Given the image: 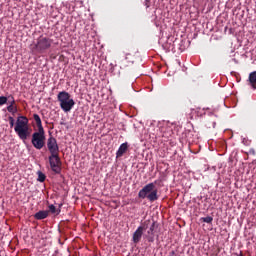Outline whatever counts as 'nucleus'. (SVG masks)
Listing matches in <instances>:
<instances>
[{
    "instance_id": "obj_1",
    "label": "nucleus",
    "mask_w": 256,
    "mask_h": 256,
    "mask_svg": "<svg viewBox=\"0 0 256 256\" xmlns=\"http://www.w3.org/2000/svg\"><path fill=\"white\" fill-rule=\"evenodd\" d=\"M15 133L21 141H27L31 136V127H29V118L27 116H18L14 127Z\"/></svg>"
},
{
    "instance_id": "obj_2",
    "label": "nucleus",
    "mask_w": 256,
    "mask_h": 256,
    "mask_svg": "<svg viewBox=\"0 0 256 256\" xmlns=\"http://www.w3.org/2000/svg\"><path fill=\"white\" fill-rule=\"evenodd\" d=\"M157 181L146 184L139 192V199H147L150 203H155L159 200V190H157Z\"/></svg>"
},
{
    "instance_id": "obj_3",
    "label": "nucleus",
    "mask_w": 256,
    "mask_h": 256,
    "mask_svg": "<svg viewBox=\"0 0 256 256\" xmlns=\"http://www.w3.org/2000/svg\"><path fill=\"white\" fill-rule=\"evenodd\" d=\"M53 44V40L47 38L45 36H40L37 39V43L31 45V51L34 55H41L46 53L47 50L51 49V45Z\"/></svg>"
},
{
    "instance_id": "obj_4",
    "label": "nucleus",
    "mask_w": 256,
    "mask_h": 256,
    "mask_svg": "<svg viewBox=\"0 0 256 256\" xmlns=\"http://www.w3.org/2000/svg\"><path fill=\"white\" fill-rule=\"evenodd\" d=\"M57 100L60 103V107L65 113H69L75 107V100L71 98V94L67 91L59 92L57 95Z\"/></svg>"
},
{
    "instance_id": "obj_5",
    "label": "nucleus",
    "mask_w": 256,
    "mask_h": 256,
    "mask_svg": "<svg viewBox=\"0 0 256 256\" xmlns=\"http://www.w3.org/2000/svg\"><path fill=\"white\" fill-rule=\"evenodd\" d=\"M45 140V130H38L32 134L31 143L38 151H41L45 147Z\"/></svg>"
},
{
    "instance_id": "obj_6",
    "label": "nucleus",
    "mask_w": 256,
    "mask_h": 256,
    "mask_svg": "<svg viewBox=\"0 0 256 256\" xmlns=\"http://www.w3.org/2000/svg\"><path fill=\"white\" fill-rule=\"evenodd\" d=\"M49 163L51 170L59 175L61 173V157H59V154H50L49 156Z\"/></svg>"
},
{
    "instance_id": "obj_7",
    "label": "nucleus",
    "mask_w": 256,
    "mask_h": 256,
    "mask_svg": "<svg viewBox=\"0 0 256 256\" xmlns=\"http://www.w3.org/2000/svg\"><path fill=\"white\" fill-rule=\"evenodd\" d=\"M47 147L50 155L59 154V144H57V139L53 136H50L47 140Z\"/></svg>"
},
{
    "instance_id": "obj_8",
    "label": "nucleus",
    "mask_w": 256,
    "mask_h": 256,
    "mask_svg": "<svg viewBox=\"0 0 256 256\" xmlns=\"http://www.w3.org/2000/svg\"><path fill=\"white\" fill-rule=\"evenodd\" d=\"M148 228L146 239L149 243H153V241H155V229H157V223L152 222Z\"/></svg>"
},
{
    "instance_id": "obj_9",
    "label": "nucleus",
    "mask_w": 256,
    "mask_h": 256,
    "mask_svg": "<svg viewBox=\"0 0 256 256\" xmlns=\"http://www.w3.org/2000/svg\"><path fill=\"white\" fill-rule=\"evenodd\" d=\"M127 149H129V143L127 142L122 143L116 152L117 159H119V157H123V155L127 153Z\"/></svg>"
},
{
    "instance_id": "obj_10",
    "label": "nucleus",
    "mask_w": 256,
    "mask_h": 256,
    "mask_svg": "<svg viewBox=\"0 0 256 256\" xmlns=\"http://www.w3.org/2000/svg\"><path fill=\"white\" fill-rule=\"evenodd\" d=\"M49 217V211L47 210H40L34 215V219L41 221L43 219H47Z\"/></svg>"
},
{
    "instance_id": "obj_11",
    "label": "nucleus",
    "mask_w": 256,
    "mask_h": 256,
    "mask_svg": "<svg viewBox=\"0 0 256 256\" xmlns=\"http://www.w3.org/2000/svg\"><path fill=\"white\" fill-rule=\"evenodd\" d=\"M141 237H143V232L141 231V228H137L132 237L133 243H139L141 241Z\"/></svg>"
},
{
    "instance_id": "obj_12",
    "label": "nucleus",
    "mask_w": 256,
    "mask_h": 256,
    "mask_svg": "<svg viewBox=\"0 0 256 256\" xmlns=\"http://www.w3.org/2000/svg\"><path fill=\"white\" fill-rule=\"evenodd\" d=\"M248 85L252 87V89H256V71L251 72L248 77Z\"/></svg>"
},
{
    "instance_id": "obj_13",
    "label": "nucleus",
    "mask_w": 256,
    "mask_h": 256,
    "mask_svg": "<svg viewBox=\"0 0 256 256\" xmlns=\"http://www.w3.org/2000/svg\"><path fill=\"white\" fill-rule=\"evenodd\" d=\"M33 119L36 123V126L38 127V131L45 130L43 128V123L41 122V117L39 116V114H33Z\"/></svg>"
},
{
    "instance_id": "obj_14",
    "label": "nucleus",
    "mask_w": 256,
    "mask_h": 256,
    "mask_svg": "<svg viewBox=\"0 0 256 256\" xmlns=\"http://www.w3.org/2000/svg\"><path fill=\"white\" fill-rule=\"evenodd\" d=\"M151 227V220H145L144 223H142L141 226L138 227V229H141V232L147 231Z\"/></svg>"
},
{
    "instance_id": "obj_15",
    "label": "nucleus",
    "mask_w": 256,
    "mask_h": 256,
    "mask_svg": "<svg viewBox=\"0 0 256 256\" xmlns=\"http://www.w3.org/2000/svg\"><path fill=\"white\" fill-rule=\"evenodd\" d=\"M48 209H49L48 213H52L53 215H55V213L56 215H59V213H61V210H57V208L53 204L49 205Z\"/></svg>"
},
{
    "instance_id": "obj_16",
    "label": "nucleus",
    "mask_w": 256,
    "mask_h": 256,
    "mask_svg": "<svg viewBox=\"0 0 256 256\" xmlns=\"http://www.w3.org/2000/svg\"><path fill=\"white\" fill-rule=\"evenodd\" d=\"M135 55H131V53L126 54V61L128 63H135Z\"/></svg>"
},
{
    "instance_id": "obj_17",
    "label": "nucleus",
    "mask_w": 256,
    "mask_h": 256,
    "mask_svg": "<svg viewBox=\"0 0 256 256\" xmlns=\"http://www.w3.org/2000/svg\"><path fill=\"white\" fill-rule=\"evenodd\" d=\"M7 111H8V113H12V115H15V113H17L18 109H17V106L9 105L7 107Z\"/></svg>"
},
{
    "instance_id": "obj_18",
    "label": "nucleus",
    "mask_w": 256,
    "mask_h": 256,
    "mask_svg": "<svg viewBox=\"0 0 256 256\" xmlns=\"http://www.w3.org/2000/svg\"><path fill=\"white\" fill-rule=\"evenodd\" d=\"M200 220H202L203 223H208V224L213 223V217L211 216L202 217Z\"/></svg>"
},
{
    "instance_id": "obj_19",
    "label": "nucleus",
    "mask_w": 256,
    "mask_h": 256,
    "mask_svg": "<svg viewBox=\"0 0 256 256\" xmlns=\"http://www.w3.org/2000/svg\"><path fill=\"white\" fill-rule=\"evenodd\" d=\"M45 179H47V177L45 176V174H43L42 172H39V173H38V181H39L40 183H43V182H45Z\"/></svg>"
},
{
    "instance_id": "obj_20",
    "label": "nucleus",
    "mask_w": 256,
    "mask_h": 256,
    "mask_svg": "<svg viewBox=\"0 0 256 256\" xmlns=\"http://www.w3.org/2000/svg\"><path fill=\"white\" fill-rule=\"evenodd\" d=\"M8 121L11 128L15 127V118L13 116H9Z\"/></svg>"
},
{
    "instance_id": "obj_21",
    "label": "nucleus",
    "mask_w": 256,
    "mask_h": 256,
    "mask_svg": "<svg viewBox=\"0 0 256 256\" xmlns=\"http://www.w3.org/2000/svg\"><path fill=\"white\" fill-rule=\"evenodd\" d=\"M7 103V97L0 96V105H5Z\"/></svg>"
},
{
    "instance_id": "obj_22",
    "label": "nucleus",
    "mask_w": 256,
    "mask_h": 256,
    "mask_svg": "<svg viewBox=\"0 0 256 256\" xmlns=\"http://www.w3.org/2000/svg\"><path fill=\"white\" fill-rule=\"evenodd\" d=\"M175 255H177V253H176L174 250H172V251L169 253V256H175Z\"/></svg>"
},
{
    "instance_id": "obj_23",
    "label": "nucleus",
    "mask_w": 256,
    "mask_h": 256,
    "mask_svg": "<svg viewBox=\"0 0 256 256\" xmlns=\"http://www.w3.org/2000/svg\"><path fill=\"white\" fill-rule=\"evenodd\" d=\"M10 105L16 106V105H15V98L12 97V101L10 102Z\"/></svg>"
}]
</instances>
